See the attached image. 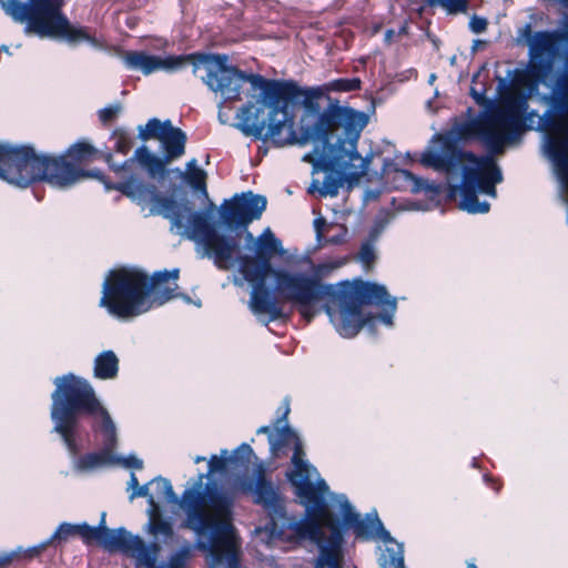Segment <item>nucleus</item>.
<instances>
[{
    "instance_id": "0eeeda50",
    "label": "nucleus",
    "mask_w": 568,
    "mask_h": 568,
    "mask_svg": "<svg viewBox=\"0 0 568 568\" xmlns=\"http://www.w3.org/2000/svg\"><path fill=\"white\" fill-rule=\"evenodd\" d=\"M179 270L155 272L151 277L139 270L122 268L111 271L102 285L100 306L112 316L130 320L162 306L172 298L181 296L186 303L192 300L179 295Z\"/></svg>"
},
{
    "instance_id": "8fccbe9b",
    "label": "nucleus",
    "mask_w": 568,
    "mask_h": 568,
    "mask_svg": "<svg viewBox=\"0 0 568 568\" xmlns=\"http://www.w3.org/2000/svg\"><path fill=\"white\" fill-rule=\"evenodd\" d=\"M466 568H477L474 562H468Z\"/></svg>"
},
{
    "instance_id": "f3484780",
    "label": "nucleus",
    "mask_w": 568,
    "mask_h": 568,
    "mask_svg": "<svg viewBox=\"0 0 568 568\" xmlns=\"http://www.w3.org/2000/svg\"><path fill=\"white\" fill-rule=\"evenodd\" d=\"M52 394L51 418L54 432L61 435L67 448L71 452V373L57 377Z\"/></svg>"
},
{
    "instance_id": "2f4dec72",
    "label": "nucleus",
    "mask_w": 568,
    "mask_h": 568,
    "mask_svg": "<svg viewBox=\"0 0 568 568\" xmlns=\"http://www.w3.org/2000/svg\"><path fill=\"white\" fill-rule=\"evenodd\" d=\"M374 241L375 239L364 242L358 252V261L365 268H369L376 260Z\"/></svg>"
},
{
    "instance_id": "b1692460",
    "label": "nucleus",
    "mask_w": 568,
    "mask_h": 568,
    "mask_svg": "<svg viewBox=\"0 0 568 568\" xmlns=\"http://www.w3.org/2000/svg\"><path fill=\"white\" fill-rule=\"evenodd\" d=\"M149 485H151L153 491H151V496H155V505L158 506V501H168L171 504L179 503L181 505V500L179 501L178 496L175 495L173 487L166 478L156 477L152 479Z\"/></svg>"
},
{
    "instance_id": "a18cd8bd",
    "label": "nucleus",
    "mask_w": 568,
    "mask_h": 568,
    "mask_svg": "<svg viewBox=\"0 0 568 568\" xmlns=\"http://www.w3.org/2000/svg\"><path fill=\"white\" fill-rule=\"evenodd\" d=\"M284 404H285V407H284V414H283V417H284V418H286L287 414L290 413V407H288V402H287V399H285Z\"/></svg>"
},
{
    "instance_id": "79ce46f5",
    "label": "nucleus",
    "mask_w": 568,
    "mask_h": 568,
    "mask_svg": "<svg viewBox=\"0 0 568 568\" xmlns=\"http://www.w3.org/2000/svg\"><path fill=\"white\" fill-rule=\"evenodd\" d=\"M471 94L477 103L481 104L484 102V100H485L484 93H479L473 89Z\"/></svg>"
},
{
    "instance_id": "f8f14e48",
    "label": "nucleus",
    "mask_w": 568,
    "mask_h": 568,
    "mask_svg": "<svg viewBox=\"0 0 568 568\" xmlns=\"http://www.w3.org/2000/svg\"><path fill=\"white\" fill-rule=\"evenodd\" d=\"M327 495L331 496V500L338 508L339 515L342 517L343 528L352 529L355 536L359 539H381L385 544V549L383 550L379 559L387 552L389 548H393L394 551L398 550L399 548L404 555L403 545L396 542L393 539L390 534L384 528L376 511L369 513L365 518H362L361 515L354 509L346 495L329 494V491L325 495V497Z\"/></svg>"
},
{
    "instance_id": "e433bc0d",
    "label": "nucleus",
    "mask_w": 568,
    "mask_h": 568,
    "mask_svg": "<svg viewBox=\"0 0 568 568\" xmlns=\"http://www.w3.org/2000/svg\"><path fill=\"white\" fill-rule=\"evenodd\" d=\"M150 487H151V485H149V484L143 485V486H138L136 488H134L133 493L130 495V499H134L136 497H145L148 499L149 505L153 509H156L155 496H151Z\"/></svg>"
},
{
    "instance_id": "c03bdc74",
    "label": "nucleus",
    "mask_w": 568,
    "mask_h": 568,
    "mask_svg": "<svg viewBox=\"0 0 568 568\" xmlns=\"http://www.w3.org/2000/svg\"><path fill=\"white\" fill-rule=\"evenodd\" d=\"M274 430V427H270V426H262L257 429V434H267V436L270 437V433Z\"/></svg>"
},
{
    "instance_id": "9d476101",
    "label": "nucleus",
    "mask_w": 568,
    "mask_h": 568,
    "mask_svg": "<svg viewBox=\"0 0 568 568\" xmlns=\"http://www.w3.org/2000/svg\"><path fill=\"white\" fill-rule=\"evenodd\" d=\"M1 8L14 21L27 22V30L40 37H67L71 26L62 13L63 0H0Z\"/></svg>"
},
{
    "instance_id": "39448f33",
    "label": "nucleus",
    "mask_w": 568,
    "mask_h": 568,
    "mask_svg": "<svg viewBox=\"0 0 568 568\" xmlns=\"http://www.w3.org/2000/svg\"><path fill=\"white\" fill-rule=\"evenodd\" d=\"M343 261H331L312 265L311 274L293 271V274H302L311 282L312 295L306 301L282 300L294 305L301 315L311 322L320 312L316 304L325 301L324 311L335 326L338 334L351 338L365 325H371L376 317L365 316L362 313L363 305H376L384 312L379 320L387 326H393V318L397 310V300L392 297L384 285L376 283L357 282L351 284L342 282L338 285L324 284L322 278L339 268Z\"/></svg>"
},
{
    "instance_id": "a878e982",
    "label": "nucleus",
    "mask_w": 568,
    "mask_h": 568,
    "mask_svg": "<svg viewBox=\"0 0 568 568\" xmlns=\"http://www.w3.org/2000/svg\"><path fill=\"white\" fill-rule=\"evenodd\" d=\"M189 172L185 175L186 182L195 190L202 191L205 196H207L206 185H205V172L196 166V160L192 159L187 162Z\"/></svg>"
},
{
    "instance_id": "393cba45",
    "label": "nucleus",
    "mask_w": 568,
    "mask_h": 568,
    "mask_svg": "<svg viewBox=\"0 0 568 568\" xmlns=\"http://www.w3.org/2000/svg\"><path fill=\"white\" fill-rule=\"evenodd\" d=\"M71 537V523H62L47 542L33 546L24 551L26 558L38 556L48 544H60Z\"/></svg>"
},
{
    "instance_id": "a19ab883",
    "label": "nucleus",
    "mask_w": 568,
    "mask_h": 568,
    "mask_svg": "<svg viewBox=\"0 0 568 568\" xmlns=\"http://www.w3.org/2000/svg\"><path fill=\"white\" fill-rule=\"evenodd\" d=\"M396 32L392 29L387 30L385 32L384 41L386 44H390L393 42V39L395 37Z\"/></svg>"
},
{
    "instance_id": "423d86ee",
    "label": "nucleus",
    "mask_w": 568,
    "mask_h": 568,
    "mask_svg": "<svg viewBox=\"0 0 568 568\" xmlns=\"http://www.w3.org/2000/svg\"><path fill=\"white\" fill-rule=\"evenodd\" d=\"M281 422L277 419L274 430L270 433V449L274 457L284 456L288 449H293V469L287 477L306 507L305 517L297 519L285 516L283 499L271 481L266 480L263 470H258L254 479L236 480L233 489L243 494H252L254 503L262 505L267 511L271 520L265 527H258V529L271 528L273 523H276V529L280 530L282 524L288 520H318L323 524V513L333 518L325 505L328 486L320 477L317 469L303 458V444L298 435L288 426L281 427Z\"/></svg>"
},
{
    "instance_id": "1a4fd4ad",
    "label": "nucleus",
    "mask_w": 568,
    "mask_h": 568,
    "mask_svg": "<svg viewBox=\"0 0 568 568\" xmlns=\"http://www.w3.org/2000/svg\"><path fill=\"white\" fill-rule=\"evenodd\" d=\"M324 523L318 520H288L284 521L281 529H276V523L271 528L257 529L256 539L270 547H276L282 542L310 540L318 548V556L314 561V568H343L344 561V535L342 528L325 513L322 514Z\"/></svg>"
},
{
    "instance_id": "aec40b11",
    "label": "nucleus",
    "mask_w": 568,
    "mask_h": 568,
    "mask_svg": "<svg viewBox=\"0 0 568 568\" xmlns=\"http://www.w3.org/2000/svg\"><path fill=\"white\" fill-rule=\"evenodd\" d=\"M112 155L108 153L105 161L110 169L115 173L128 170L133 162H138L142 169H144L150 178H163L165 173V162L151 153L146 146H140L135 150L132 158L124 161L122 164H115L111 162Z\"/></svg>"
},
{
    "instance_id": "4468645a",
    "label": "nucleus",
    "mask_w": 568,
    "mask_h": 568,
    "mask_svg": "<svg viewBox=\"0 0 568 568\" xmlns=\"http://www.w3.org/2000/svg\"><path fill=\"white\" fill-rule=\"evenodd\" d=\"M75 413L92 416L99 422V428L104 436V446H114L116 428L110 414L102 406L90 382L73 375V415Z\"/></svg>"
},
{
    "instance_id": "de8ad7c7",
    "label": "nucleus",
    "mask_w": 568,
    "mask_h": 568,
    "mask_svg": "<svg viewBox=\"0 0 568 568\" xmlns=\"http://www.w3.org/2000/svg\"><path fill=\"white\" fill-rule=\"evenodd\" d=\"M407 31V28L405 26H403L399 31H398V34H403V33H406Z\"/></svg>"
},
{
    "instance_id": "58836bf2",
    "label": "nucleus",
    "mask_w": 568,
    "mask_h": 568,
    "mask_svg": "<svg viewBox=\"0 0 568 568\" xmlns=\"http://www.w3.org/2000/svg\"><path fill=\"white\" fill-rule=\"evenodd\" d=\"M469 28L474 33H483L487 29V20L474 16L469 21Z\"/></svg>"
},
{
    "instance_id": "473e14b6",
    "label": "nucleus",
    "mask_w": 568,
    "mask_h": 568,
    "mask_svg": "<svg viewBox=\"0 0 568 568\" xmlns=\"http://www.w3.org/2000/svg\"><path fill=\"white\" fill-rule=\"evenodd\" d=\"M433 6H440L448 13H460L467 10L468 0H429Z\"/></svg>"
},
{
    "instance_id": "3c124183",
    "label": "nucleus",
    "mask_w": 568,
    "mask_h": 568,
    "mask_svg": "<svg viewBox=\"0 0 568 568\" xmlns=\"http://www.w3.org/2000/svg\"><path fill=\"white\" fill-rule=\"evenodd\" d=\"M314 223H315L316 229L320 231V223H321V221L320 220H315Z\"/></svg>"
},
{
    "instance_id": "c9c22d12",
    "label": "nucleus",
    "mask_w": 568,
    "mask_h": 568,
    "mask_svg": "<svg viewBox=\"0 0 568 568\" xmlns=\"http://www.w3.org/2000/svg\"><path fill=\"white\" fill-rule=\"evenodd\" d=\"M151 531L155 536L164 537H171L173 534L171 524L162 519H156L152 523Z\"/></svg>"
},
{
    "instance_id": "c85d7f7f",
    "label": "nucleus",
    "mask_w": 568,
    "mask_h": 568,
    "mask_svg": "<svg viewBox=\"0 0 568 568\" xmlns=\"http://www.w3.org/2000/svg\"><path fill=\"white\" fill-rule=\"evenodd\" d=\"M111 139L114 142L113 148L116 152L121 154H126L130 151L132 145V139L125 130L121 128L115 129L112 132Z\"/></svg>"
},
{
    "instance_id": "ea45409f",
    "label": "nucleus",
    "mask_w": 568,
    "mask_h": 568,
    "mask_svg": "<svg viewBox=\"0 0 568 568\" xmlns=\"http://www.w3.org/2000/svg\"><path fill=\"white\" fill-rule=\"evenodd\" d=\"M19 552H20V549L12 551V552L1 554L0 555V568L9 565L18 556Z\"/></svg>"
},
{
    "instance_id": "cd10ccee",
    "label": "nucleus",
    "mask_w": 568,
    "mask_h": 568,
    "mask_svg": "<svg viewBox=\"0 0 568 568\" xmlns=\"http://www.w3.org/2000/svg\"><path fill=\"white\" fill-rule=\"evenodd\" d=\"M101 531V521L97 527L85 523L73 525V535L80 536L87 545L98 544Z\"/></svg>"
},
{
    "instance_id": "f03ea898",
    "label": "nucleus",
    "mask_w": 568,
    "mask_h": 568,
    "mask_svg": "<svg viewBox=\"0 0 568 568\" xmlns=\"http://www.w3.org/2000/svg\"><path fill=\"white\" fill-rule=\"evenodd\" d=\"M215 205L211 202L210 209L194 211L190 202H176L173 199L160 200L156 211L171 221V230L195 243L200 257L212 258L221 270L234 266L251 284L248 307L251 312L267 325L283 317V311L277 300L266 286L267 280L272 282L273 292L282 300L306 301L312 295L311 281L302 274H293L286 267H274L271 260L283 256L286 252L282 241L275 236L270 227L263 230L258 236L246 231L245 241L255 260L247 255H237L239 240L231 235H221L211 223Z\"/></svg>"
},
{
    "instance_id": "9b49d317",
    "label": "nucleus",
    "mask_w": 568,
    "mask_h": 568,
    "mask_svg": "<svg viewBox=\"0 0 568 568\" xmlns=\"http://www.w3.org/2000/svg\"><path fill=\"white\" fill-rule=\"evenodd\" d=\"M97 154V149L88 140L82 139L73 143V163L75 161L93 160ZM83 178H94L101 181L108 191L116 190L139 204H143L148 201L153 202L154 205L151 209V214H159L156 211L160 207V200L165 199L156 193L154 185L144 184L134 176H130L123 182L110 183L99 170L83 171L77 169L73 164V183Z\"/></svg>"
},
{
    "instance_id": "4be33fe9",
    "label": "nucleus",
    "mask_w": 568,
    "mask_h": 568,
    "mask_svg": "<svg viewBox=\"0 0 568 568\" xmlns=\"http://www.w3.org/2000/svg\"><path fill=\"white\" fill-rule=\"evenodd\" d=\"M252 456L253 449L245 443L240 445L232 454L227 449H222L220 456L213 455L209 459V471L206 475L202 474L203 479L213 474L225 471L229 464H247Z\"/></svg>"
},
{
    "instance_id": "c756f323",
    "label": "nucleus",
    "mask_w": 568,
    "mask_h": 568,
    "mask_svg": "<svg viewBox=\"0 0 568 568\" xmlns=\"http://www.w3.org/2000/svg\"><path fill=\"white\" fill-rule=\"evenodd\" d=\"M361 88V80L358 78L352 79H336L327 84V89L336 92H351Z\"/></svg>"
},
{
    "instance_id": "412c9836",
    "label": "nucleus",
    "mask_w": 568,
    "mask_h": 568,
    "mask_svg": "<svg viewBox=\"0 0 568 568\" xmlns=\"http://www.w3.org/2000/svg\"><path fill=\"white\" fill-rule=\"evenodd\" d=\"M112 447L113 446H105L104 452L85 455L78 462L77 468L79 470H91L105 465H121L125 468L134 469H141L143 467V462L135 455H129L128 457H118L111 455L108 450Z\"/></svg>"
},
{
    "instance_id": "5701e85b",
    "label": "nucleus",
    "mask_w": 568,
    "mask_h": 568,
    "mask_svg": "<svg viewBox=\"0 0 568 568\" xmlns=\"http://www.w3.org/2000/svg\"><path fill=\"white\" fill-rule=\"evenodd\" d=\"M119 373V358L113 351H103L93 363V375L98 379H114Z\"/></svg>"
},
{
    "instance_id": "09e8293b",
    "label": "nucleus",
    "mask_w": 568,
    "mask_h": 568,
    "mask_svg": "<svg viewBox=\"0 0 568 568\" xmlns=\"http://www.w3.org/2000/svg\"><path fill=\"white\" fill-rule=\"evenodd\" d=\"M559 2H560L565 8H568V0H559Z\"/></svg>"
},
{
    "instance_id": "dca6fc26",
    "label": "nucleus",
    "mask_w": 568,
    "mask_h": 568,
    "mask_svg": "<svg viewBox=\"0 0 568 568\" xmlns=\"http://www.w3.org/2000/svg\"><path fill=\"white\" fill-rule=\"evenodd\" d=\"M266 197L252 192L235 194L225 200L221 205V223L226 229L234 231L245 229L254 220H258L266 209Z\"/></svg>"
},
{
    "instance_id": "4c0bfd02",
    "label": "nucleus",
    "mask_w": 568,
    "mask_h": 568,
    "mask_svg": "<svg viewBox=\"0 0 568 568\" xmlns=\"http://www.w3.org/2000/svg\"><path fill=\"white\" fill-rule=\"evenodd\" d=\"M562 28H565V30H566V40H568V14H566L564 17ZM561 108L566 111V118L560 120L557 123V129H556V132L554 134H560V128H561L562 124H567L568 125V100L567 99H564L561 101Z\"/></svg>"
},
{
    "instance_id": "2eb2a0df",
    "label": "nucleus",
    "mask_w": 568,
    "mask_h": 568,
    "mask_svg": "<svg viewBox=\"0 0 568 568\" xmlns=\"http://www.w3.org/2000/svg\"><path fill=\"white\" fill-rule=\"evenodd\" d=\"M98 545L108 551H121L135 559L136 567L151 566L156 552L155 546L146 545L139 536L124 528L109 529L105 527V513L101 515V531Z\"/></svg>"
},
{
    "instance_id": "7c9ffc66",
    "label": "nucleus",
    "mask_w": 568,
    "mask_h": 568,
    "mask_svg": "<svg viewBox=\"0 0 568 568\" xmlns=\"http://www.w3.org/2000/svg\"><path fill=\"white\" fill-rule=\"evenodd\" d=\"M381 568H405L404 566V555L400 549L394 551L393 548H389L387 552L379 559Z\"/></svg>"
},
{
    "instance_id": "7ed1b4c3",
    "label": "nucleus",
    "mask_w": 568,
    "mask_h": 568,
    "mask_svg": "<svg viewBox=\"0 0 568 568\" xmlns=\"http://www.w3.org/2000/svg\"><path fill=\"white\" fill-rule=\"evenodd\" d=\"M536 118L535 111L528 112L526 95L509 93L458 129L459 138H477L489 154L476 156L439 136L442 146L425 151L420 163L446 174L449 194H459L462 210L470 214L487 213L490 204L479 201L478 194L495 199L496 185L503 181V173L491 154H500L506 146L517 143L523 132L532 128Z\"/></svg>"
},
{
    "instance_id": "37998d69",
    "label": "nucleus",
    "mask_w": 568,
    "mask_h": 568,
    "mask_svg": "<svg viewBox=\"0 0 568 568\" xmlns=\"http://www.w3.org/2000/svg\"><path fill=\"white\" fill-rule=\"evenodd\" d=\"M138 486H139V481H138L136 476L134 474H131L129 487L134 490V488H136Z\"/></svg>"
},
{
    "instance_id": "72a5a7b5",
    "label": "nucleus",
    "mask_w": 568,
    "mask_h": 568,
    "mask_svg": "<svg viewBox=\"0 0 568 568\" xmlns=\"http://www.w3.org/2000/svg\"><path fill=\"white\" fill-rule=\"evenodd\" d=\"M121 111L122 106L120 104H111L99 110L98 116L103 125H109L118 118Z\"/></svg>"
},
{
    "instance_id": "20e7f679",
    "label": "nucleus",
    "mask_w": 568,
    "mask_h": 568,
    "mask_svg": "<svg viewBox=\"0 0 568 568\" xmlns=\"http://www.w3.org/2000/svg\"><path fill=\"white\" fill-rule=\"evenodd\" d=\"M203 477L197 476L181 497V508L185 515L183 527L196 535L195 544L182 545L170 556L168 564L156 566L161 548L151 542L149 546H155L156 552L152 565L143 568H183L192 558L194 548L204 554L207 568H240L241 539L232 523V500L210 488L205 491Z\"/></svg>"
},
{
    "instance_id": "603ef678",
    "label": "nucleus",
    "mask_w": 568,
    "mask_h": 568,
    "mask_svg": "<svg viewBox=\"0 0 568 568\" xmlns=\"http://www.w3.org/2000/svg\"><path fill=\"white\" fill-rule=\"evenodd\" d=\"M435 79H436V75L435 74H430L429 82L432 83Z\"/></svg>"
},
{
    "instance_id": "f257e3e1",
    "label": "nucleus",
    "mask_w": 568,
    "mask_h": 568,
    "mask_svg": "<svg viewBox=\"0 0 568 568\" xmlns=\"http://www.w3.org/2000/svg\"><path fill=\"white\" fill-rule=\"evenodd\" d=\"M191 63L193 73L223 101L241 99L244 83L251 84L248 101L236 112L235 126L246 136L271 141L277 146L314 142L333 149V165L353 178H363L373 155L362 156L357 141L368 122L364 112L337 108L320 112L314 100L320 89H302L293 81L265 79L227 64L226 55L160 57L130 51V70L149 75L155 71H178Z\"/></svg>"
},
{
    "instance_id": "6ab92c4d",
    "label": "nucleus",
    "mask_w": 568,
    "mask_h": 568,
    "mask_svg": "<svg viewBox=\"0 0 568 568\" xmlns=\"http://www.w3.org/2000/svg\"><path fill=\"white\" fill-rule=\"evenodd\" d=\"M564 38L566 39L565 29L564 34L557 30L534 32L530 23H526L517 32V41L528 45L529 57L532 60L555 54Z\"/></svg>"
},
{
    "instance_id": "49530a36",
    "label": "nucleus",
    "mask_w": 568,
    "mask_h": 568,
    "mask_svg": "<svg viewBox=\"0 0 568 568\" xmlns=\"http://www.w3.org/2000/svg\"><path fill=\"white\" fill-rule=\"evenodd\" d=\"M203 460H205V457H203V456H196V457L194 458V463H196V464H199V463H201V462H203Z\"/></svg>"
},
{
    "instance_id": "f704fd0d",
    "label": "nucleus",
    "mask_w": 568,
    "mask_h": 568,
    "mask_svg": "<svg viewBox=\"0 0 568 568\" xmlns=\"http://www.w3.org/2000/svg\"><path fill=\"white\" fill-rule=\"evenodd\" d=\"M399 173L404 176L406 181L412 182V192L417 193L423 190H433V187L427 183V181L417 178L412 172L407 170H400Z\"/></svg>"
},
{
    "instance_id": "bb28decb",
    "label": "nucleus",
    "mask_w": 568,
    "mask_h": 568,
    "mask_svg": "<svg viewBox=\"0 0 568 568\" xmlns=\"http://www.w3.org/2000/svg\"><path fill=\"white\" fill-rule=\"evenodd\" d=\"M73 49L80 44H89L94 49H102V42L94 34H91L87 28L73 26Z\"/></svg>"
},
{
    "instance_id": "864d4df0",
    "label": "nucleus",
    "mask_w": 568,
    "mask_h": 568,
    "mask_svg": "<svg viewBox=\"0 0 568 568\" xmlns=\"http://www.w3.org/2000/svg\"><path fill=\"white\" fill-rule=\"evenodd\" d=\"M194 304H195L197 307H201V305H202V304H201V301H196V302H194Z\"/></svg>"
},
{
    "instance_id": "ddd939ff",
    "label": "nucleus",
    "mask_w": 568,
    "mask_h": 568,
    "mask_svg": "<svg viewBox=\"0 0 568 568\" xmlns=\"http://www.w3.org/2000/svg\"><path fill=\"white\" fill-rule=\"evenodd\" d=\"M305 162L313 164V173L323 172V180L313 179L308 192H317L321 196H336L345 181L349 184L357 183L361 178H353L341 168L333 165V149H324L316 144L312 153L303 156Z\"/></svg>"
},
{
    "instance_id": "6e6552de",
    "label": "nucleus",
    "mask_w": 568,
    "mask_h": 568,
    "mask_svg": "<svg viewBox=\"0 0 568 568\" xmlns=\"http://www.w3.org/2000/svg\"><path fill=\"white\" fill-rule=\"evenodd\" d=\"M69 154L71 148L55 156L38 154L29 145L0 143V178L19 187H28L37 181L67 187L71 184V162L67 159Z\"/></svg>"
},
{
    "instance_id": "a211bd4d",
    "label": "nucleus",
    "mask_w": 568,
    "mask_h": 568,
    "mask_svg": "<svg viewBox=\"0 0 568 568\" xmlns=\"http://www.w3.org/2000/svg\"><path fill=\"white\" fill-rule=\"evenodd\" d=\"M140 138L159 140L168 161L184 154L186 135L182 130L174 128L170 120L163 122L155 118L149 120L144 129H140Z\"/></svg>"
}]
</instances>
